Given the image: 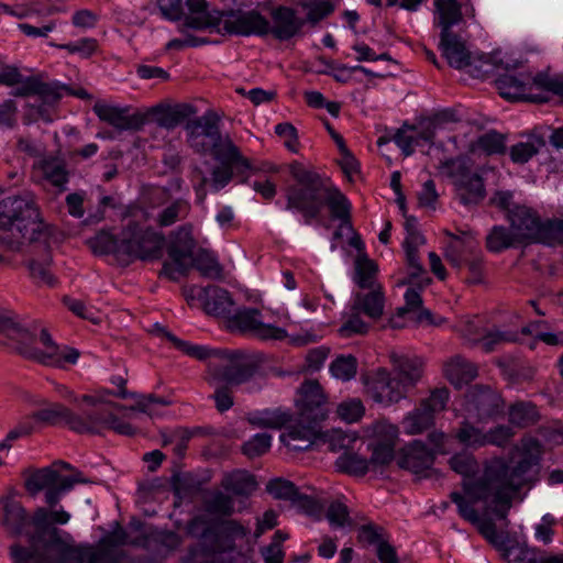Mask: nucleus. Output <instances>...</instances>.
Instances as JSON below:
<instances>
[{"mask_svg":"<svg viewBox=\"0 0 563 563\" xmlns=\"http://www.w3.org/2000/svg\"><path fill=\"white\" fill-rule=\"evenodd\" d=\"M434 23L440 27V48L450 66L466 69L474 77L483 80L494 78L499 95L509 101L528 100L526 71L522 63L505 60L501 52L489 56L473 57L461 37L452 31L454 25L463 22L464 16L474 19L475 8L471 0H434Z\"/></svg>","mask_w":563,"mask_h":563,"instance_id":"obj_1","label":"nucleus"},{"mask_svg":"<svg viewBox=\"0 0 563 563\" xmlns=\"http://www.w3.org/2000/svg\"><path fill=\"white\" fill-rule=\"evenodd\" d=\"M521 454L514 464L512 459L494 457L485 463L483 475L474 479L479 464L473 454L461 452L454 454L449 464L451 468L463 476V493H459L467 505L475 508L478 501L487 503L490 510L499 520L507 518L514 499L520 488L528 482V440L521 439Z\"/></svg>","mask_w":563,"mask_h":563,"instance_id":"obj_2","label":"nucleus"},{"mask_svg":"<svg viewBox=\"0 0 563 563\" xmlns=\"http://www.w3.org/2000/svg\"><path fill=\"white\" fill-rule=\"evenodd\" d=\"M294 184L286 189L287 209L301 213L306 224H311L327 206L332 219L340 221V229L353 230L351 222L352 206L340 189L327 178L300 162L289 165Z\"/></svg>","mask_w":563,"mask_h":563,"instance_id":"obj_3","label":"nucleus"},{"mask_svg":"<svg viewBox=\"0 0 563 563\" xmlns=\"http://www.w3.org/2000/svg\"><path fill=\"white\" fill-rule=\"evenodd\" d=\"M88 245L95 254H112L119 263L129 265L137 260L155 261L161 258L165 235L152 227L130 219L119 234L101 230L88 240Z\"/></svg>","mask_w":563,"mask_h":563,"instance_id":"obj_4","label":"nucleus"},{"mask_svg":"<svg viewBox=\"0 0 563 563\" xmlns=\"http://www.w3.org/2000/svg\"><path fill=\"white\" fill-rule=\"evenodd\" d=\"M70 515L64 509L47 510L38 507L34 510V530L29 537V545L13 542L9 547L12 563H59L64 547L67 544L59 530L52 525H66Z\"/></svg>","mask_w":563,"mask_h":563,"instance_id":"obj_5","label":"nucleus"},{"mask_svg":"<svg viewBox=\"0 0 563 563\" xmlns=\"http://www.w3.org/2000/svg\"><path fill=\"white\" fill-rule=\"evenodd\" d=\"M0 332L16 342V351L25 358L33 360L45 366L63 367L75 364L79 352L73 347L60 349L53 341L46 329L41 330L40 341L45 350L36 347V328L22 324L18 314L11 310L0 311Z\"/></svg>","mask_w":563,"mask_h":563,"instance_id":"obj_6","label":"nucleus"},{"mask_svg":"<svg viewBox=\"0 0 563 563\" xmlns=\"http://www.w3.org/2000/svg\"><path fill=\"white\" fill-rule=\"evenodd\" d=\"M490 205L505 212L509 228L494 225L486 236V249L492 253H500L507 249L528 244V207L517 203L514 194L508 190L496 191Z\"/></svg>","mask_w":563,"mask_h":563,"instance_id":"obj_7","label":"nucleus"},{"mask_svg":"<svg viewBox=\"0 0 563 563\" xmlns=\"http://www.w3.org/2000/svg\"><path fill=\"white\" fill-rule=\"evenodd\" d=\"M188 141L197 152H210L217 165H224L230 161L244 159L240 156V148L229 135L222 136L219 129V117L208 111L203 115L189 120L186 125Z\"/></svg>","mask_w":563,"mask_h":563,"instance_id":"obj_8","label":"nucleus"},{"mask_svg":"<svg viewBox=\"0 0 563 563\" xmlns=\"http://www.w3.org/2000/svg\"><path fill=\"white\" fill-rule=\"evenodd\" d=\"M16 227L24 240L34 242L41 239L44 223L35 197L31 192L10 196L0 200V229Z\"/></svg>","mask_w":563,"mask_h":563,"instance_id":"obj_9","label":"nucleus"},{"mask_svg":"<svg viewBox=\"0 0 563 563\" xmlns=\"http://www.w3.org/2000/svg\"><path fill=\"white\" fill-rule=\"evenodd\" d=\"M240 156L244 159L243 163L238 159L230 161L224 165H214L211 167L209 176H201L200 181L195 185L196 195L201 201H203L207 196L208 186L212 192H219L227 187L234 177H236L240 183L246 184L252 174H276L279 172V167L272 162L263 161L253 164L241 151Z\"/></svg>","mask_w":563,"mask_h":563,"instance_id":"obj_10","label":"nucleus"},{"mask_svg":"<svg viewBox=\"0 0 563 563\" xmlns=\"http://www.w3.org/2000/svg\"><path fill=\"white\" fill-rule=\"evenodd\" d=\"M450 499L457 507L459 515L466 521L475 525L478 532L494 547L501 550L508 563H528V549L519 544H509V541L497 531L490 518H481L478 511L464 500L459 492H452Z\"/></svg>","mask_w":563,"mask_h":563,"instance_id":"obj_11","label":"nucleus"},{"mask_svg":"<svg viewBox=\"0 0 563 563\" xmlns=\"http://www.w3.org/2000/svg\"><path fill=\"white\" fill-rule=\"evenodd\" d=\"M82 483H86V479L81 472L64 476L53 466H46L36 470L26 478L25 489L32 496L45 490V503L53 508L65 494L74 488L75 484Z\"/></svg>","mask_w":563,"mask_h":563,"instance_id":"obj_12","label":"nucleus"},{"mask_svg":"<svg viewBox=\"0 0 563 563\" xmlns=\"http://www.w3.org/2000/svg\"><path fill=\"white\" fill-rule=\"evenodd\" d=\"M448 175L453 179L456 196L464 206L477 205L485 197L483 178L472 172L470 161L466 158L449 159L444 163Z\"/></svg>","mask_w":563,"mask_h":563,"instance_id":"obj_13","label":"nucleus"},{"mask_svg":"<svg viewBox=\"0 0 563 563\" xmlns=\"http://www.w3.org/2000/svg\"><path fill=\"white\" fill-rule=\"evenodd\" d=\"M217 32L235 36H265L269 34V21L254 9L222 10Z\"/></svg>","mask_w":563,"mask_h":563,"instance_id":"obj_14","label":"nucleus"},{"mask_svg":"<svg viewBox=\"0 0 563 563\" xmlns=\"http://www.w3.org/2000/svg\"><path fill=\"white\" fill-rule=\"evenodd\" d=\"M448 388H437L430 396L409 412L404 421V430L407 434L415 435L422 433L434 424V416L445 409L449 401Z\"/></svg>","mask_w":563,"mask_h":563,"instance_id":"obj_15","label":"nucleus"},{"mask_svg":"<svg viewBox=\"0 0 563 563\" xmlns=\"http://www.w3.org/2000/svg\"><path fill=\"white\" fill-rule=\"evenodd\" d=\"M0 526L8 536L20 541L24 537L29 545V537L34 530V512L29 515L21 501L12 496L0 497Z\"/></svg>","mask_w":563,"mask_h":563,"instance_id":"obj_16","label":"nucleus"},{"mask_svg":"<svg viewBox=\"0 0 563 563\" xmlns=\"http://www.w3.org/2000/svg\"><path fill=\"white\" fill-rule=\"evenodd\" d=\"M261 317L258 309L242 308L233 310L227 322L231 330L252 333L262 340H283L287 336L285 329L266 324Z\"/></svg>","mask_w":563,"mask_h":563,"instance_id":"obj_17","label":"nucleus"},{"mask_svg":"<svg viewBox=\"0 0 563 563\" xmlns=\"http://www.w3.org/2000/svg\"><path fill=\"white\" fill-rule=\"evenodd\" d=\"M81 400L92 408L87 411V423L85 434L101 435L107 430H112L118 434L131 437L135 434L136 429L128 421L119 418L111 411L96 408L97 402L102 401L90 395H82Z\"/></svg>","mask_w":563,"mask_h":563,"instance_id":"obj_18","label":"nucleus"},{"mask_svg":"<svg viewBox=\"0 0 563 563\" xmlns=\"http://www.w3.org/2000/svg\"><path fill=\"white\" fill-rule=\"evenodd\" d=\"M297 413L305 420L323 421L327 418V396L318 380H305L296 398Z\"/></svg>","mask_w":563,"mask_h":563,"instance_id":"obj_19","label":"nucleus"},{"mask_svg":"<svg viewBox=\"0 0 563 563\" xmlns=\"http://www.w3.org/2000/svg\"><path fill=\"white\" fill-rule=\"evenodd\" d=\"M371 398L384 406L398 402L406 397L408 389L401 382L386 369L378 368L366 382Z\"/></svg>","mask_w":563,"mask_h":563,"instance_id":"obj_20","label":"nucleus"},{"mask_svg":"<svg viewBox=\"0 0 563 563\" xmlns=\"http://www.w3.org/2000/svg\"><path fill=\"white\" fill-rule=\"evenodd\" d=\"M126 554L123 550L106 545L99 540L93 547H64L59 563H121Z\"/></svg>","mask_w":563,"mask_h":563,"instance_id":"obj_21","label":"nucleus"},{"mask_svg":"<svg viewBox=\"0 0 563 563\" xmlns=\"http://www.w3.org/2000/svg\"><path fill=\"white\" fill-rule=\"evenodd\" d=\"M88 410L75 412L63 404L54 402L47 408L35 411L32 418L51 426L63 424L73 432L85 434L88 430L86 428Z\"/></svg>","mask_w":563,"mask_h":563,"instance_id":"obj_22","label":"nucleus"},{"mask_svg":"<svg viewBox=\"0 0 563 563\" xmlns=\"http://www.w3.org/2000/svg\"><path fill=\"white\" fill-rule=\"evenodd\" d=\"M256 367L250 362L242 361H229L221 365H209V378L210 385H241L250 380Z\"/></svg>","mask_w":563,"mask_h":563,"instance_id":"obj_23","label":"nucleus"},{"mask_svg":"<svg viewBox=\"0 0 563 563\" xmlns=\"http://www.w3.org/2000/svg\"><path fill=\"white\" fill-rule=\"evenodd\" d=\"M272 24L269 34L278 41H288L298 35L306 21L298 18L296 11L286 5H277L271 10Z\"/></svg>","mask_w":563,"mask_h":563,"instance_id":"obj_24","label":"nucleus"},{"mask_svg":"<svg viewBox=\"0 0 563 563\" xmlns=\"http://www.w3.org/2000/svg\"><path fill=\"white\" fill-rule=\"evenodd\" d=\"M549 247L563 245V219H541L530 211V244Z\"/></svg>","mask_w":563,"mask_h":563,"instance_id":"obj_25","label":"nucleus"},{"mask_svg":"<svg viewBox=\"0 0 563 563\" xmlns=\"http://www.w3.org/2000/svg\"><path fill=\"white\" fill-rule=\"evenodd\" d=\"M434 460V452L421 440H413L399 451L397 464L413 474H421L432 467Z\"/></svg>","mask_w":563,"mask_h":563,"instance_id":"obj_26","label":"nucleus"},{"mask_svg":"<svg viewBox=\"0 0 563 563\" xmlns=\"http://www.w3.org/2000/svg\"><path fill=\"white\" fill-rule=\"evenodd\" d=\"M320 422L305 420L298 416L297 423L280 435V441L294 451L308 450L319 435Z\"/></svg>","mask_w":563,"mask_h":563,"instance_id":"obj_27","label":"nucleus"},{"mask_svg":"<svg viewBox=\"0 0 563 563\" xmlns=\"http://www.w3.org/2000/svg\"><path fill=\"white\" fill-rule=\"evenodd\" d=\"M445 234L451 239L445 249V258L452 265L460 267L470 256L479 252V243L471 231H461L459 234L445 231Z\"/></svg>","mask_w":563,"mask_h":563,"instance_id":"obj_28","label":"nucleus"},{"mask_svg":"<svg viewBox=\"0 0 563 563\" xmlns=\"http://www.w3.org/2000/svg\"><path fill=\"white\" fill-rule=\"evenodd\" d=\"M189 13L184 16L183 25L192 30L216 29L221 21L222 11H208L207 0H186Z\"/></svg>","mask_w":563,"mask_h":563,"instance_id":"obj_29","label":"nucleus"},{"mask_svg":"<svg viewBox=\"0 0 563 563\" xmlns=\"http://www.w3.org/2000/svg\"><path fill=\"white\" fill-rule=\"evenodd\" d=\"M394 375L409 390L416 386L423 373V361L421 357L408 354H390Z\"/></svg>","mask_w":563,"mask_h":563,"instance_id":"obj_30","label":"nucleus"},{"mask_svg":"<svg viewBox=\"0 0 563 563\" xmlns=\"http://www.w3.org/2000/svg\"><path fill=\"white\" fill-rule=\"evenodd\" d=\"M377 433H384L385 438L372 446L368 462L373 471L388 465L394 460L398 428L394 424H383L377 429Z\"/></svg>","mask_w":563,"mask_h":563,"instance_id":"obj_31","label":"nucleus"},{"mask_svg":"<svg viewBox=\"0 0 563 563\" xmlns=\"http://www.w3.org/2000/svg\"><path fill=\"white\" fill-rule=\"evenodd\" d=\"M194 225L185 223L168 235L167 254L172 261L191 260L196 249Z\"/></svg>","mask_w":563,"mask_h":563,"instance_id":"obj_32","label":"nucleus"},{"mask_svg":"<svg viewBox=\"0 0 563 563\" xmlns=\"http://www.w3.org/2000/svg\"><path fill=\"white\" fill-rule=\"evenodd\" d=\"M208 314L229 319L233 312L234 301L230 292L217 286H208L199 296Z\"/></svg>","mask_w":563,"mask_h":563,"instance_id":"obj_33","label":"nucleus"},{"mask_svg":"<svg viewBox=\"0 0 563 563\" xmlns=\"http://www.w3.org/2000/svg\"><path fill=\"white\" fill-rule=\"evenodd\" d=\"M367 292L357 291L353 295V309L361 311L372 320L379 319L384 313L385 295L383 287L367 289Z\"/></svg>","mask_w":563,"mask_h":563,"instance_id":"obj_34","label":"nucleus"},{"mask_svg":"<svg viewBox=\"0 0 563 563\" xmlns=\"http://www.w3.org/2000/svg\"><path fill=\"white\" fill-rule=\"evenodd\" d=\"M151 112L155 115V122L158 126L173 130L194 114L195 108L187 103L175 106L158 104L153 107Z\"/></svg>","mask_w":563,"mask_h":563,"instance_id":"obj_35","label":"nucleus"},{"mask_svg":"<svg viewBox=\"0 0 563 563\" xmlns=\"http://www.w3.org/2000/svg\"><path fill=\"white\" fill-rule=\"evenodd\" d=\"M467 401L473 406L478 419L492 418L499 412V397L489 387H475L467 394Z\"/></svg>","mask_w":563,"mask_h":563,"instance_id":"obj_36","label":"nucleus"},{"mask_svg":"<svg viewBox=\"0 0 563 563\" xmlns=\"http://www.w3.org/2000/svg\"><path fill=\"white\" fill-rule=\"evenodd\" d=\"M246 420L255 428L282 429L292 420V413L289 409L280 407L266 408L249 412Z\"/></svg>","mask_w":563,"mask_h":563,"instance_id":"obj_37","label":"nucleus"},{"mask_svg":"<svg viewBox=\"0 0 563 563\" xmlns=\"http://www.w3.org/2000/svg\"><path fill=\"white\" fill-rule=\"evenodd\" d=\"M93 112L103 122L112 125L120 131L137 129L140 122L135 115H129L128 109L109 106L106 103H96Z\"/></svg>","mask_w":563,"mask_h":563,"instance_id":"obj_38","label":"nucleus"},{"mask_svg":"<svg viewBox=\"0 0 563 563\" xmlns=\"http://www.w3.org/2000/svg\"><path fill=\"white\" fill-rule=\"evenodd\" d=\"M443 372L446 379L456 388L470 384L478 375L477 366L460 355L446 362Z\"/></svg>","mask_w":563,"mask_h":563,"instance_id":"obj_39","label":"nucleus"},{"mask_svg":"<svg viewBox=\"0 0 563 563\" xmlns=\"http://www.w3.org/2000/svg\"><path fill=\"white\" fill-rule=\"evenodd\" d=\"M251 533L249 527L235 519L222 520L218 525V550L220 552H234L236 541L247 539Z\"/></svg>","mask_w":563,"mask_h":563,"instance_id":"obj_40","label":"nucleus"},{"mask_svg":"<svg viewBox=\"0 0 563 563\" xmlns=\"http://www.w3.org/2000/svg\"><path fill=\"white\" fill-rule=\"evenodd\" d=\"M220 485L227 493L241 497H250L257 489L255 476L241 470L225 473Z\"/></svg>","mask_w":563,"mask_h":563,"instance_id":"obj_41","label":"nucleus"},{"mask_svg":"<svg viewBox=\"0 0 563 563\" xmlns=\"http://www.w3.org/2000/svg\"><path fill=\"white\" fill-rule=\"evenodd\" d=\"M520 334H528V325L521 324L520 331L517 330H500L499 328H495L485 332L484 334L475 338L474 341L478 342L482 349L486 352H493L503 343H514L519 341Z\"/></svg>","mask_w":563,"mask_h":563,"instance_id":"obj_42","label":"nucleus"},{"mask_svg":"<svg viewBox=\"0 0 563 563\" xmlns=\"http://www.w3.org/2000/svg\"><path fill=\"white\" fill-rule=\"evenodd\" d=\"M154 328H155V331L157 332V334L165 336L169 342L173 343V345L177 350L181 351L183 353H185L186 355H188L192 358L203 361V360H207L211 356H216L219 354L218 351L211 350L206 345L192 344L188 341L178 339L176 335H174L166 328L159 325L158 323H156L154 325Z\"/></svg>","mask_w":563,"mask_h":563,"instance_id":"obj_43","label":"nucleus"},{"mask_svg":"<svg viewBox=\"0 0 563 563\" xmlns=\"http://www.w3.org/2000/svg\"><path fill=\"white\" fill-rule=\"evenodd\" d=\"M413 314L418 322L428 321L434 323L432 313L429 309L422 308V298L420 292L415 288H408L405 292V305L397 309L398 317Z\"/></svg>","mask_w":563,"mask_h":563,"instance_id":"obj_44","label":"nucleus"},{"mask_svg":"<svg viewBox=\"0 0 563 563\" xmlns=\"http://www.w3.org/2000/svg\"><path fill=\"white\" fill-rule=\"evenodd\" d=\"M377 272L378 268L374 261L367 256H358L355 261L353 280L361 289L382 287L376 280Z\"/></svg>","mask_w":563,"mask_h":563,"instance_id":"obj_45","label":"nucleus"},{"mask_svg":"<svg viewBox=\"0 0 563 563\" xmlns=\"http://www.w3.org/2000/svg\"><path fill=\"white\" fill-rule=\"evenodd\" d=\"M44 178L49 181L59 191L66 189L68 183V172L64 162L57 158L44 159L41 165Z\"/></svg>","mask_w":563,"mask_h":563,"instance_id":"obj_46","label":"nucleus"},{"mask_svg":"<svg viewBox=\"0 0 563 563\" xmlns=\"http://www.w3.org/2000/svg\"><path fill=\"white\" fill-rule=\"evenodd\" d=\"M335 466L340 472L354 476H364L371 470L368 460L354 452L341 454L335 462Z\"/></svg>","mask_w":563,"mask_h":563,"instance_id":"obj_47","label":"nucleus"},{"mask_svg":"<svg viewBox=\"0 0 563 563\" xmlns=\"http://www.w3.org/2000/svg\"><path fill=\"white\" fill-rule=\"evenodd\" d=\"M190 211V205L184 199H176L165 207L156 217V223L161 228L175 224L177 221L187 218Z\"/></svg>","mask_w":563,"mask_h":563,"instance_id":"obj_48","label":"nucleus"},{"mask_svg":"<svg viewBox=\"0 0 563 563\" xmlns=\"http://www.w3.org/2000/svg\"><path fill=\"white\" fill-rule=\"evenodd\" d=\"M205 509L210 515L230 517L234 514V500L232 496L217 490L205 500Z\"/></svg>","mask_w":563,"mask_h":563,"instance_id":"obj_49","label":"nucleus"},{"mask_svg":"<svg viewBox=\"0 0 563 563\" xmlns=\"http://www.w3.org/2000/svg\"><path fill=\"white\" fill-rule=\"evenodd\" d=\"M103 544L111 545L119 549L122 545H132V547H146L147 537L141 536L134 539H130L128 532L120 526L119 522L115 523V528L110 531L108 534L103 536L101 539Z\"/></svg>","mask_w":563,"mask_h":563,"instance_id":"obj_50","label":"nucleus"},{"mask_svg":"<svg viewBox=\"0 0 563 563\" xmlns=\"http://www.w3.org/2000/svg\"><path fill=\"white\" fill-rule=\"evenodd\" d=\"M303 10H307L306 22L311 25L318 24L320 21L329 16L334 11V4L329 0L322 1H308L301 0L299 2Z\"/></svg>","mask_w":563,"mask_h":563,"instance_id":"obj_51","label":"nucleus"},{"mask_svg":"<svg viewBox=\"0 0 563 563\" xmlns=\"http://www.w3.org/2000/svg\"><path fill=\"white\" fill-rule=\"evenodd\" d=\"M195 268L207 278L222 279L223 268L216 256L208 252H200L194 260Z\"/></svg>","mask_w":563,"mask_h":563,"instance_id":"obj_52","label":"nucleus"},{"mask_svg":"<svg viewBox=\"0 0 563 563\" xmlns=\"http://www.w3.org/2000/svg\"><path fill=\"white\" fill-rule=\"evenodd\" d=\"M455 439L464 446L482 448L485 446V432L474 427L468 421L461 422L460 428L455 431Z\"/></svg>","mask_w":563,"mask_h":563,"instance_id":"obj_53","label":"nucleus"},{"mask_svg":"<svg viewBox=\"0 0 563 563\" xmlns=\"http://www.w3.org/2000/svg\"><path fill=\"white\" fill-rule=\"evenodd\" d=\"M357 361L353 355L338 356L330 364V372L333 377L347 382L356 375Z\"/></svg>","mask_w":563,"mask_h":563,"instance_id":"obj_54","label":"nucleus"},{"mask_svg":"<svg viewBox=\"0 0 563 563\" xmlns=\"http://www.w3.org/2000/svg\"><path fill=\"white\" fill-rule=\"evenodd\" d=\"M361 311L353 309V306L351 305L350 311L339 329L341 336L350 338L355 334L367 333L369 324L361 318Z\"/></svg>","mask_w":563,"mask_h":563,"instance_id":"obj_55","label":"nucleus"},{"mask_svg":"<svg viewBox=\"0 0 563 563\" xmlns=\"http://www.w3.org/2000/svg\"><path fill=\"white\" fill-rule=\"evenodd\" d=\"M272 446V435L268 433H256L243 443L242 453L249 459L264 455Z\"/></svg>","mask_w":563,"mask_h":563,"instance_id":"obj_56","label":"nucleus"},{"mask_svg":"<svg viewBox=\"0 0 563 563\" xmlns=\"http://www.w3.org/2000/svg\"><path fill=\"white\" fill-rule=\"evenodd\" d=\"M266 490L276 499L294 501L299 489L297 486L287 479L274 478L271 479L266 485Z\"/></svg>","mask_w":563,"mask_h":563,"instance_id":"obj_57","label":"nucleus"},{"mask_svg":"<svg viewBox=\"0 0 563 563\" xmlns=\"http://www.w3.org/2000/svg\"><path fill=\"white\" fill-rule=\"evenodd\" d=\"M364 412L363 402L357 398L342 401L336 408L339 418L347 423L358 421L364 416Z\"/></svg>","mask_w":563,"mask_h":563,"instance_id":"obj_58","label":"nucleus"},{"mask_svg":"<svg viewBox=\"0 0 563 563\" xmlns=\"http://www.w3.org/2000/svg\"><path fill=\"white\" fill-rule=\"evenodd\" d=\"M478 147L488 155L503 154L506 150L505 137L496 131L483 134L478 139Z\"/></svg>","mask_w":563,"mask_h":563,"instance_id":"obj_59","label":"nucleus"},{"mask_svg":"<svg viewBox=\"0 0 563 563\" xmlns=\"http://www.w3.org/2000/svg\"><path fill=\"white\" fill-rule=\"evenodd\" d=\"M65 90H68L66 85L57 81L45 82L41 78L36 96L45 103H55L63 97Z\"/></svg>","mask_w":563,"mask_h":563,"instance_id":"obj_60","label":"nucleus"},{"mask_svg":"<svg viewBox=\"0 0 563 563\" xmlns=\"http://www.w3.org/2000/svg\"><path fill=\"white\" fill-rule=\"evenodd\" d=\"M159 10L162 16L168 21H179L184 16L181 0H151Z\"/></svg>","mask_w":563,"mask_h":563,"instance_id":"obj_61","label":"nucleus"},{"mask_svg":"<svg viewBox=\"0 0 563 563\" xmlns=\"http://www.w3.org/2000/svg\"><path fill=\"white\" fill-rule=\"evenodd\" d=\"M514 435L511 427L499 424L485 432V445L506 446Z\"/></svg>","mask_w":563,"mask_h":563,"instance_id":"obj_62","label":"nucleus"},{"mask_svg":"<svg viewBox=\"0 0 563 563\" xmlns=\"http://www.w3.org/2000/svg\"><path fill=\"white\" fill-rule=\"evenodd\" d=\"M291 504L299 510L316 519H321L323 515V506L314 498L303 495L300 492H298Z\"/></svg>","mask_w":563,"mask_h":563,"instance_id":"obj_63","label":"nucleus"},{"mask_svg":"<svg viewBox=\"0 0 563 563\" xmlns=\"http://www.w3.org/2000/svg\"><path fill=\"white\" fill-rule=\"evenodd\" d=\"M70 54H78L84 58H89L98 48L96 38L84 37L75 42H70L60 46Z\"/></svg>","mask_w":563,"mask_h":563,"instance_id":"obj_64","label":"nucleus"}]
</instances>
